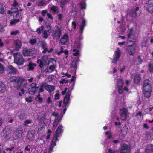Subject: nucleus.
Instances as JSON below:
<instances>
[{"instance_id": "63", "label": "nucleus", "mask_w": 153, "mask_h": 153, "mask_svg": "<svg viewBox=\"0 0 153 153\" xmlns=\"http://www.w3.org/2000/svg\"><path fill=\"white\" fill-rule=\"evenodd\" d=\"M149 70L151 72L153 73V66H151V65H149Z\"/></svg>"}, {"instance_id": "62", "label": "nucleus", "mask_w": 153, "mask_h": 153, "mask_svg": "<svg viewBox=\"0 0 153 153\" xmlns=\"http://www.w3.org/2000/svg\"><path fill=\"white\" fill-rule=\"evenodd\" d=\"M132 29H131L130 30V32L129 33L128 35V38H131V36L132 34Z\"/></svg>"}, {"instance_id": "12", "label": "nucleus", "mask_w": 153, "mask_h": 153, "mask_svg": "<svg viewBox=\"0 0 153 153\" xmlns=\"http://www.w3.org/2000/svg\"><path fill=\"white\" fill-rule=\"evenodd\" d=\"M18 84L21 87H25L27 85V80L22 77H19L18 80Z\"/></svg>"}, {"instance_id": "64", "label": "nucleus", "mask_w": 153, "mask_h": 153, "mask_svg": "<svg viewBox=\"0 0 153 153\" xmlns=\"http://www.w3.org/2000/svg\"><path fill=\"white\" fill-rule=\"evenodd\" d=\"M51 10L53 12H55L56 11V7L55 6H53L51 8Z\"/></svg>"}, {"instance_id": "23", "label": "nucleus", "mask_w": 153, "mask_h": 153, "mask_svg": "<svg viewBox=\"0 0 153 153\" xmlns=\"http://www.w3.org/2000/svg\"><path fill=\"white\" fill-rule=\"evenodd\" d=\"M56 64V61L53 58H51L48 61V66H55Z\"/></svg>"}, {"instance_id": "49", "label": "nucleus", "mask_w": 153, "mask_h": 153, "mask_svg": "<svg viewBox=\"0 0 153 153\" xmlns=\"http://www.w3.org/2000/svg\"><path fill=\"white\" fill-rule=\"evenodd\" d=\"M45 68H46L45 69H44V68L42 69L41 70L42 72H44L46 73H50L49 68L47 67V66Z\"/></svg>"}, {"instance_id": "57", "label": "nucleus", "mask_w": 153, "mask_h": 153, "mask_svg": "<svg viewBox=\"0 0 153 153\" xmlns=\"http://www.w3.org/2000/svg\"><path fill=\"white\" fill-rule=\"evenodd\" d=\"M45 4V2L44 1L42 0L40 1L38 4V6H43Z\"/></svg>"}, {"instance_id": "33", "label": "nucleus", "mask_w": 153, "mask_h": 153, "mask_svg": "<svg viewBox=\"0 0 153 153\" xmlns=\"http://www.w3.org/2000/svg\"><path fill=\"white\" fill-rule=\"evenodd\" d=\"M127 129L123 128L121 130V134L123 137H125L127 133Z\"/></svg>"}, {"instance_id": "46", "label": "nucleus", "mask_w": 153, "mask_h": 153, "mask_svg": "<svg viewBox=\"0 0 153 153\" xmlns=\"http://www.w3.org/2000/svg\"><path fill=\"white\" fill-rule=\"evenodd\" d=\"M25 100L28 102H31L32 101V97L31 96H29L28 97H26L25 98Z\"/></svg>"}, {"instance_id": "24", "label": "nucleus", "mask_w": 153, "mask_h": 153, "mask_svg": "<svg viewBox=\"0 0 153 153\" xmlns=\"http://www.w3.org/2000/svg\"><path fill=\"white\" fill-rule=\"evenodd\" d=\"M70 94L68 93H67L65 96L64 100V103L65 104H67L70 100Z\"/></svg>"}, {"instance_id": "53", "label": "nucleus", "mask_w": 153, "mask_h": 153, "mask_svg": "<svg viewBox=\"0 0 153 153\" xmlns=\"http://www.w3.org/2000/svg\"><path fill=\"white\" fill-rule=\"evenodd\" d=\"M31 148V146L29 145H28L27 146L25 147V151H27L28 152H30V151Z\"/></svg>"}, {"instance_id": "35", "label": "nucleus", "mask_w": 153, "mask_h": 153, "mask_svg": "<svg viewBox=\"0 0 153 153\" xmlns=\"http://www.w3.org/2000/svg\"><path fill=\"white\" fill-rule=\"evenodd\" d=\"M151 91H144L143 90L144 94L146 98L149 97L151 96Z\"/></svg>"}, {"instance_id": "7", "label": "nucleus", "mask_w": 153, "mask_h": 153, "mask_svg": "<svg viewBox=\"0 0 153 153\" xmlns=\"http://www.w3.org/2000/svg\"><path fill=\"white\" fill-rule=\"evenodd\" d=\"M144 91H151L152 87L149 80L147 79L144 81L143 85Z\"/></svg>"}, {"instance_id": "29", "label": "nucleus", "mask_w": 153, "mask_h": 153, "mask_svg": "<svg viewBox=\"0 0 153 153\" xmlns=\"http://www.w3.org/2000/svg\"><path fill=\"white\" fill-rule=\"evenodd\" d=\"M22 45L21 41L19 40H17L15 42V47L16 49H19Z\"/></svg>"}, {"instance_id": "38", "label": "nucleus", "mask_w": 153, "mask_h": 153, "mask_svg": "<svg viewBox=\"0 0 153 153\" xmlns=\"http://www.w3.org/2000/svg\"><path fill=\"white\" fill-rule=\"evenodd\" d=\"M44 26H42L39 28H38L36 29V32H37V33L39 34H40L41 33V31L44 30Z\"/></svg>"}, {"instance_id": "10", "label": "nucleus", "mask_w": 153, "mask_h": 153, "mask_svg": "<svg viewBox=\"0 0 153 153\" xmlns=\"http://www.w3.org/2000/svg\"><path fill=\"white\" fill-rule=\"evenodd\" d=\"M37 62L39 64V65L40 68H41V70L42 69H44L46 67H47L48 65L46 61L43 59H42V60L38 59L37 61Z\"/></svg>"}, {"instance_id": "22", "label": "nucleus", "mask_w": 153, "mask_h": 153, "mask_svg": "<svg viewBox=\"0 0 153 153\" xmlns=\"http://www.w3.org/2000/svg\"><path fill=\"white\" fill-rule=\"evenodd\" d=\"M22 53L25 56H31L32 55L31 50L30 49H24Z\"/></svg>"}, {"instance_id": "6", "label": "nucleus", "mask_w": 153, "mask_h": 153, "mask_svg": "<svg viewBox=\"0 0 153 153\" xmlns=\"http://www.w3.org/2000/svg\"><path fill=\"white\" fill-rule=\"evenodd\" d=\"M22 130L17 129L15 131L13 134V138L14 140L20 138L22 136L23 133Z\"/></svg>"}, {"instance_id": "34", "label": "nucleus", "mask_w": 153, "mask_h": 153, "mask_svg": "<svg viewBox=\"0 0 153 153\" xmlns=\"http://www.w3.org/2000/svg\"><path fill=\"white\" fill-rule=\"evenodd\" d=\"M148 40L147 37H145L142 40L141 45L142 47H146L147 45V42Z\"/></svg>"}, {"instance_id": "15", "label": "nucleus", "mask_w": 153, "mask_h": 153, "mask_svg": "<svg viewBox=\"0 0 153 153\" xmlns=\"http://www.w3.org/2000/svg\"><path fill=\"white\" fill-rule=\"evenodd\" d=\"M7 70L8 73L11 74H14L16 73L17 70L15 68L12 66L11 65H8L7 68Z\"/></svg>"}, {"instance_id": "11", "label": "nucleus", "mask_w": 153, "mask_h": 153, "mask_svg": "<svg viewBox=\"0 0 153 153\" xmlns=\"http://www.w3.org/2000/svg\"><path fill=\"white\" fill-rule=\"evenodd\" d=\"M59 137H56L55 135L54 138L52 140L51 146L50 147L49 150V153H51V152L53 150L54 146L56 145V141H58L57 138Z\"/></svg>"}, {"instance_id": "25", "label": "nucleus", "mask_w": 153, "mask_h": 153, "mask_svg": "<svg viewBox=\"0 0 153 153\" xmlns=\"http://www.w3.org/2000/svg\"><path fill=\"white\" fill-rule=\"evenodd\" d=\"M61 120L60 118L59 119L58 118H55L53 123V127H56L58 125L60 121Z\"/></svg>"}, {"instance_id": "55", "label": "nucleus", "mask_w": 153, "mask_h": 153, "mask_svg": "<svg viewBox=\"0 0 153 153\" xmlns=\"http://www.w3.org/2000/svg\"><path fill=\"white\" fill-rule=\"evenodd\" d=\"M35 100L36 101H38L41 102H42L43 99L40 97H36L35 98Z\"/></svg>"}, {"instance_id": "42", "label": "nucleus", "mask_w": 153, "mask_h": 153, "mask_svg": "<svg viewBox=\"0 0 153 153\" xmlns=\"http://www.w3.org/2000/svg\"><path fill=\"white\" fill-rule=\"evenodd\" d=\"M19 33V31L18 30H13L11 32L10 35L12 36H16Z\"/></svg>"}, {"instance_id": "19", "label": "nucleus", "mask_w": 153, "mask_h": 153, "mask_svg": "<svg viewBox=\"0 0 153 153\" xmlns=\"http://www.w3.org/2000/svg\"><path fill=\"white\" fill-rule=\"evenodd\" d=\"M62 128L63 127L62 125H60L58 126L55 132V135H56V137H59L60 134L62 131Z\"/></svg>"}, {"instance_id": "1", "label": "nucleus", "mask_w": 153, "mask_h": 153, "mask_svg": "<svg viewBox=\"0 0 153 153\" xmlns=\"http://www.w3.org/2000/svg\"><path fill=\"white\" fill-rule=\"evenodd\" d=\"M14 62L16 64L21 65L23 64L24 59L22 55L19 53H15L14 54Z\"/></svg>"}, {"instance_id": "21", "label": "nucleus", "mask_w": 153, "mask_h": 153, "mask_svg": "<svg viewBox=\"0 0 153 153\" xmlns=\"http://www.w3.org/2000/svg\"><path fill=\"white\" fill-rule=\"evenodd\" d=\"M9 130L7 128H4L1 133L2 136L5 138L8 136Z\"/></svg>"}, {"instance_id": "26", "label": "nucleus", "mask_w": 153, "mask_h": 153, "mask_svg": "<svg viewBox=\"0 0 153 153\" xmlns=\"http://www.w3.org/2000/svg\"><path fill=\"white\" fill-rule=\"evenodd\" d=\"M36 66V64L35 63L30 62L28 65V70H32Z\"/></svg>"}, {"instance_id": "47", "label": "nucleus", "mask_w": 153, "mask_h": 153, "mask_svg": "<svg viewBox=\"0 0 153 153\" xmlns=\"http://www.w3.org/2000/svg\"><path fill=\"white\" fill-rule=\"evenodd\" d=\"M49 69L50 73L52 72L55 69V66H53L52 65L49 66Z\"/></svg>"}, {"instance_id": "61", "label": "nucleus", "mask_w": 153, "mask_h": 153, "mask_svg": "<svg viewBox=\"0 0 153 153\" xmlns=\"http://www.w3.org/2000/svg\"><path fill=\"white\" fill-rule=\"evenodd\" d=\"M24 90L22 88L21 90V92L19 93V95L20 96H21L22 94L24 93Z\"/></svg>"}, {"instance_id": "43", "label": "nucleus", "mask_w": 153, "mask_h": 153, "mask_svg": "<svg viewBox=\"0 0 153 153\" xmlns=\"http://www.w3.org/2000/svg\"><path fill=\"white\" fill-rule=\"evenodd\" d=\"M73 51L74 53H73V55L74 56H76L79 54V51L75 49H74L73 50Z\"/></svg>"}, {"instance_id": "51", "label": "nucleus", "mask_w": 153, "mask_h": 153, "mask_svg": "<svg viewBox=\"0 0 153 153\" xmlns=\"http://www.w3.org/2000/svg\"><path fill=\"white\" fill-rule=\"evenodd\" d=\"M4 71V68L3 65L0 63V73H2Z\"/></svg>"}, {"instance_id": "13", "label": "nucleus", "mask_w": 153, "mask_h": 153, "mask_svg": "<svg viewBox=\"0 0 153 153\" xmlns=\"http://www.w3.org/2000/svg\"><path fill=\"white\" fill-rule=\"evenodd\" d=\"M47 27L48 28V30H47L44 31L42 33L43 37L44 38H47L48 36L50 35L51 32V28L50 26L47 25Z\"/></svg>"}, {"instance_id": "50", "label": "nucleus", "mask_w": 153, "mask_h": 153, "mask_svg": "<svg viewBox=\"0 0 153 153\" xmlns=\"http://www.w3.org/2000/svg\"><path fill=\"white\" fill-rule=\"evenodd\" d=\"M68 82V80H66L64 79H62L59 81V83L60 84H63L65 83H67Z\"/></svg>"}, {"instance_id": "17", "label": "nucleus", "mask_w": 153, "mask_h": 153, "mask_svg": "<svg viewBox=\"0 0 153 153\" xmlns=\"http://www.w3.org/2000/svg\"><path fill=\"white\" fill-rule=\"evenodd\" d=\"M127 49L129 54L130 55H132L135 53V48L133 45L128 46Z\"/></svg>"}, {"instance_id": "37", "label": "nucleus", "mask_w": 153, "mask_h": 153, "mask_svg": "<svg viewBox=\"0 0 153 153\" xmlns=\"http://www.w3.org/2000/svg\"><path fill=\"white\" fill-rule=\"evenodd\" d=\"M52 102V100L51 98L50 97H48L46 100V102H45L46 103V106H48L49 104Z\"/></svg>"}, {"instance_id": "30", "label": "nucleus", "mask_w": 153, "mask_h": 153, "mask_svg": "<svg viewBox=\"0 0 153 153\" xmlns=\"http://www.w3.org/2000/svg\"><path fill=\"white\" fill-rule=\"evenodd\" d=\"M6 86L4 84L2 83L0 85V92L4 93L6 91Z\"/></svg>"}, {"instance_id": "54", "label": "nucleus", "mask_w": 153, "mask_h": 153, "mask_svg": "<svg viewBox=\"0 0 153 153\" xmlns=\"http://www.w3.org/2000/svg\"><path fill=\"white\" fill-rule=\"evenodd\" d=\"M31 123V121L30 120H25L24 123V126H27L29 124H30Z\"/></svg>"}, {"instance_id": "48", "label": "nucleus", "mask_w": 153, "mask_h": 153, "mask_svg": "<svg viewBox=\"0 0 153 153\" xmlns=\"http://www.w3.org/2000/svg\"><path fill=\"white\" fill-rule=\"evenodd\" d=\"M29 42L32 45L37 43V42L36 39H33L30 40H29Z\"/></svg>"}, {"instance_id": "28", "label": "nucleus", "mask_w": 153, "mask_h": 153, "mask_svg": "<svg viewBox=\"0 0 153 153\" xmlns=\"http://www.w3.org/2000/svg\"><path fill=\"white\" fill-rule=\"evenodd\" d=\"M85 22L84 19H83L82 20V24L80 25V31L81 32V33H82L83 30L84 29V27L85 25Z\"/></svg>"}, {"instance_id": "9", "label": "nucleus", "mask_w": 153, "mask_h": 153, "mask_svg": "<svg viewBox=\"0 0 153 153\" xmlns=\"http://www.w3.org/2000/svg\"><path fill=\"white\" fill-rule=\"evenodd\" d=\"M146 7L148 11L152 12L153 11V0H148Z\"/></svg>"}, {"instance_id": "36", "label": "nucleus", "mask_w": 153, "mask_h": 153, "mask_svg": "<svg viewBox=\"0 0 153 153\" xmlns=\"http://www.w3.org/2000/svg\"><path fill=\"white\" fill-rule=\"evenodd\" d=\"M140 76L138 74H137L135 76L134 78V82L136 83H138L140 82Z\"/></svg>"}, {"instance_id": "41", "label": "nucleus", "mask_w": 153, "mask_h": 153, "mask_svg": "<svg viewBox=\"0 0 153 153\" xmlns=\"http://www.w3.org/2000/svg\"><path fill=\"white\" fill-rule=\"evenodd\" d=\"M19 19H16L11 21L10 23V25H15L16 23L19 22Z\"/></svg>"}, {"instance_id": "56", "label": "nucleus", "mask_w": 153, "mask_h": 153, "mask_svg": "<svg viewBox=\"0 0 153 153\" xmlns=\"http://www.w3.org/2000/svg\"><path fill=\"white\" fill-rule=\"evenodd\" d=\"M147 147L148 149H149L151 152H153V145H149Z\"/></svg>"}, {"instance_id": "2", "label": "nucleus", "mask_w": 153, "mask_h": 153, "mask_svg": "<svg viewBox=\"0 0 153 153\" xmlns=\"http://www.w3.org/2000/svg\"><path fill=\"white\" fill-rule=\"evenodd\" d=\"M61 35V30L58 28H56L55 30L52 31V36L53 39H59Z\"/></svg>"}, {"instance_id": "8", "label": "nucleus", "mask_w": 153, "mask_h": 153, "mask_svg": "<svg viewBox=\"0 0 153 153\" xmlns=\"http://www.w3.org/2000/svg\"><path fill=\"white\" fill-rule=\"evenodd\" d=\"M123 84V82L122 79L121 78H120L117 82V88L118 89V92L120 94L123 93L122 88Z\"/></svg>"}, {"instance_id": "45", "label": "nucleus", "mask_w": 153, "mask_h": 153, "mask_svg": "<svg viewBox=\"0 0 153 153\" xmlns=\"http://www.w3.org/2000/svg\"><path fill=\"white\" fill-rule=\"evenodd\" d=\"M36 84L35 83H32L29 86V88H36V89L37 90L38 87L36 86Z\"/></svg>"}, {"instance_id": "18", "label": "nucleus", "mask_w": 153, "mask_h": 153, "mask_svg": "<svg viewBox=\"0 0 153 153\" xmlns=\"http://www.w3.org/2000/svg\"><path fill=\"white\" fill-rule=\"evenodd\" d=\"M35 137L34 131H30L28 133L27 138L29 140L31 141Z\"/></svg>"}, {"instance_id": "40", "label": "nucleus", "mask_w": 153, "mask_h": 153, "mask_svg": "<svg viewBox=\"0 0 153 153\" xmlns=\"http://www.w3.org/2000/svg\"><path fill=\"white\" fill-rule=\"evenodd\" d=\"M5 12V10L3 6L0 4V14H4Z\"/></svg>"}, {"instance_id": "3", "label": "nucleus", "mask_w": 153, "mask_h": 153, "mask_svg": "<svg viewBox=\"0 0 153 153\" xmlns=\"http://www.w3.org/2000/svg\"><path fill=\"white\" fill-rule=\"evenodd\" d=\"M120 118L123 120L126 119L127 115L129 114L128 110L124 108H123L120 110Z\"/></svg>"}, {"instance_id": "32", "label": "nucleus", "mask_w": 153, "mask_h": 153, "mask_svg": "<svg viewBox=\"0 0 153 153\" xmlns=\"http://www.w3.org/2000/svg\"><path fill=\"white\" fill-rule=\"evenodd\" d=\"M69 1V0H62L60 2V6L62 8H63L64 7V6L67 3H68Z\"/></svg>"}, {"instance_id": "14", "label": "nucleus", "mask_w": 153, "mask_h": 153, "mask_svg": "<svg viewBox=\"0 0 153 153\" xmlns=\"http://www.w3.org/2000/svg\"><path fill=\"white\" fill-rule=\"evenodd\" d=\"M41 46L44 49L42 51L43 53H45L46 51H48L49 53H50L53 50L52 48H51L50 50H48L47 48V44L45 42H42L41 43Z\"/></svg>"}, {"instance_id": "39", "label": "nucleus", "mask_w": 153, "mask_h": 153, "mask_svg": "<svg viewBox=\"0 0 153 153\" xmlns=\"http://www.w3.org/2000/svg\"><path fill=\"white\" fill-rule=\"evenodd\" d=\"M52 115L54 116L55 117V118H58L59 119L60 118L61 119L62 117V116H59L58 113L56 112H54L52 114Z\"/></svg>"}, {"instance_id": "20", "label": "nucleus", "mask_w": 153, "mask_h": 153, "mask_svg": "<svg viewBox=\"0 0 153 153\" xmlns=\"http://www.w3.org/2000/svg\"><path fill=\"white\" fill-rule=\"evenodd\" d=\"M45 89L48 91L49 92L53 91L54 89V87L52 85H46L44 86Z\"/></svg>"}, {"instance_id": "52", "label": "nucleus", "mask_w": 153, "mask_h": 153, "mask_svg": "<svg viewBox=\"0 0 153 153\" xmlns=\"http://www.w3.org/2000/svg\"><path fill=\"white\" fill-rule=\"evenodd\" d=\"M60 51H59L56 53V51L55 53H56V54L58 55H59L61 53H62L63 52V48L62 47H60Z\"/></svg>"}, {"instance_id": "59", "label": "nucleus", "mask_w": 153, "mask_h": 153, "mask_svg": "<svg viewBox=\"0 0 153 153\" xmlns=\"http://www.w3.org/2000/svg\"><path fill=\"white\" fill-rule=\"evenodd\" d=\"M80 6L82 9L85 8L86 5L85 3H80Z\"/></svg>"}, {"instance_id": "27", "label": "nucleus", "mask_w": 153, "mask_h": 153, "mask_svg": "<svg viewBox=\"0 0 153 153\" xmlns=\"http://www.w3.org/2000/svg\"><path fill=\"white\" fill-rule=\"evenodd\" d=\"M135 9L133 8L131 11L129 15L132 18H135L137 16V14L136 12L134 11Z\"/></svg>"}, {"instance_id": "5", "label": "nucleus", "mask_w": 153, "mask_h": 153, "mask_svg": "<svg viewBox=\"0 0 153 153\" xmlns=\"http://www.w3.org/2000/svg\"><path fill=\"white\" fill-rule=\"evenodd\" d=\"M130 146L124 144L122 145L120 149V153H129L130 151Z\"/></svg>"}, {"instance_id": "16", "label": "nucleus", "mask_w": 153, "mask_h": 153, "mask_svg": "<svg viewBox=\"0 0 153 153\" xmlns=\"http://www.w3.org/2000/svg\"><path fill=\"white\" fill-rule=\"evenodd\" d=\"M68 40V36L66 34L63 35L60 39L61 44L62 45H65Z\"/></svg>"}, {"instance_id": "44", "label": "nucleus", "mask_w": 153, "mask_h": 153, "mask_svg": "<svg viewBox=\"0 0 153 153\" xmlns=\"http://www.w3.org/2000/svg\"><path fill=\"white\" fill-rule=\"evenodd\" d=\"M105 135H107V138L106 139L107 140L108 139H110L112 138V136L111 135V133L109 132H107L105 133Z\"/></svg>"}, {"instance_id": "31", "label": "nucleus", "mask_w": 153, "mask_h": 153, "mask_svg": "<svg viewBox=\"0 0 153 153\" xmlns=\"http://www.w3.org/2000/svg\"><path fill=\"white\" fill-rule=\"evenodd\" d=\"M36 91L37 90L36 89V88H33L29 87L28 92L29 94L33 95L34 94Z\"/></svg>"}, {"instance_id": "60", "label": "nucleus", "mask_w": 153, "mask_h": 153, "mask_svg": "<svg viewBox=\"0 0 153 153\" xmlns=\"http://www.w3.org/2000/svg\"><path fill=\"white\" fill-rule=\"evenodd\" d=\"M76 65V62L75 61H73L71 64V68H75Z\"/></svg>"}, {"instance_id": "58", "label": "nucleus", "mask_w": 153, "mask_h": 153, "mask_svg": "<svg viewBox=\"0 0 153 153\" xmlns=\"http://www.w3.org/2000/svg\"><path fill=\"white\" fill-rule=\"evenodd\" d=\"M39 92H43L44 91V89L43 88V85H41L40 86L39 88Z\"/></svg>"}, {"instance_id": "4", "label": "nucleus", "mask_w": 153, "mask_h": 153, "mask_svg": "<svg viewBox=\"0 0 153 153\" xmlns=\"http://www.w3.org/2000/svg\"><path fill=\"white\" fill-rule=\"evenodd\" d=\"M120 56V51L118 48H117L115 51L113 56V59L112 61V63L115 64Z\"/></svg>"}]
</instances>
